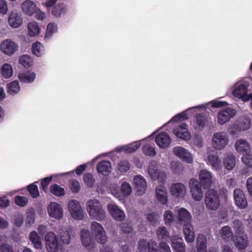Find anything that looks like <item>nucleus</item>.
<instances>
[{
    "instance_id": "a878e982",
    "label": "nucleus",
    "mask_w": 252,
    "mask_h": 252,
    "mask_svg": "<svg viewBox=\"0 0 252 252\" xmlns=\"http://www.w3.org/2000/svg\"><path fill=\"white\" fill-rule=\"evenodd\" d=\"M172 247L176 252H185V244L182 238L174 236L171 239Z\"/></svg>"
},
{
    "instance_id": "052dcab7",
    "label": "nucleus",
    "mask_w": 252,
    "mask_h": 252,
    "mask_svg": "<svg viewBox=\"0 0 252 252\" xmlns=\"http://www.w3.org/2000/svg\"><path fill=\"white\" fill-rule=\"evenodd\" d=\"M28 199L25 196H17L14 198L15 204L19 206H25L28 203Z\"/></svg>"
},
{
    "instance_id": "9b49d317",
    "label": "nucleus",
    "mask_w": 252,
    "mask_h": 252,
    "mask_svg": "<svg viewBox=\"0 0 252 252\" xmlns=\"http://www.w3.org/2000/svg\"><path fill=\"white\" fill-rule=\"evenodd\" d=\"M173 152L177 157L187 163H190L193 161L191 154L188 150L182 147L177 146L174 147Z\"/></svg>"
},
{
    "instance_id": "bf43d9fd",
    "label": "nucleus",
    "mask_w": 252,
    "mask_h": 252,
    "mask_svg": "<svg viewBox=\"0 0 252 252\" xmlns=\"http://www.w3.org/2000/svg\"><path fill=\"white\" fill-rule=\"evenodd\" d=\"M121 190L124 195L128 196L131 192V187L128 183L124 182L121 186Z\"/></svg>"
},
{
    "instance_id": "f3484780",
    "label": "nucleus",
    "mask_w": 252,
    "mask_h": 252,
    "mask_svg": "<svg viewBox=\"0 0 252 252\" xmlns=\"http://www.w3.org/2000/svg\"><path fill=\"white\" fill-rule=\"evenodd\" d=\"M8 23L10 27L17 28L23 24V17L21 13L15 11H12L9 14L8 18Z\"/></svg>"
},
{
    "instance_id": "09e8293b",
    "label": "nucleus",
    "mask_w": 252,
    "mask_h": 252,
    "mask_svg": "<svg viewBox=\"0 0 252 252\" xmlns=\"http://www.w3.org/2000/svg\"><path fill=\"white\" fill-rule=\"evenodd\" d=\"M140 145L141 143L140 142H134L125 146L124 151L127 153H131L135 152L140 147Z\"/></svg>"
},
{
    "instance_id": "f257e3e1",
    "label": "nucleus",
    "mask_w": 252,
    "mask_h": 252,
    "mask_svg": "<svg viewBox=\"0 0 252 252\" xmlns=\"http://www.w3.org/2000/svg\"><path fill=\"white\" fill-rule=\"evenodd\" d=\"M86 207L90 216L96 220H102L106 217L105 212L97 199L89 200Z\"/></svg>"
},
{
    "instance_id": "13d9d810",
    "label": "nucleus",
    "mask_w": 252,
    "mask_h": 252,
    "mask_svg": "<svg viewBox=\"0 0 252 252\" xmlns=\"http://www.w3.org/2000/svg\"><path fill=\"white\" fill-rule=\"evenodd\" d=\"M143 151L146 155L150 157H154L157 154L155 147L151 145L143 147Z\"/></svg>"
},
{
    "instance_id": "4468645a",
    "label": "nucleus",
    "mask_w": 252,
    "mask_h": 252,
    "mask_svg": "<svg viewBox=\"0 0 252 252\" xmlns=\"http://www.w3.org/2000/svg\"><path fill=\"white\" fill-rule=\"evenodd\" d=\"M107 209L111 216L116 220L123 221L125 219L124 212L116 204L107 205Z\"/></svg>"
},
{
    "instance_id": "cd10ccee",
    "label": "nucleus",
    "mask_w": 252,
    "mask_h": 252,
    "mask_svg": "<svg viewBox=\"0 0 252 252\" xmlns=\"http://www.w3.org/2000/svg\"><path fill=\"white\" fill-rule=\"evenodd\" d=\"M249 244L248 237L246 234L242 233L238 235L235 242V246L239 250L246 249Z\"/></svg>"
},
{
    "instance_id": "0eeeda50",
    "label": "nucleus",
    "mask_w": 252,
    "mask_h": 252,
    "mask_svg": "<svg viewBox=\"0 0 252 252\" xmlns=\"http://www.w3.org/2000/svg\"><path fill=\"white\" fill-rule=\"evenodd\" d=\"M190 191L193 199L199 201L203 198L202 189L197 179L191 178L189 182Z\"/></svg>"
},
{
    "instance_id": "603ef678",
    "label": "nucleus",
    "mask_w": 252,
    "mask_h": 252,
    "mask_svg": "<svg viewBox=\"0 0 252 252\" xmlns=\"http://www.w3.org/2000/svg\"><path fill=\"white\" fill-rule=\"evenodd\" d=\"M83 181L86 186L89 188H92L95 183V180L94 176L91 173L85 174L83 177Z\"/></svg>"
},
{
    "instance_id": "79ce46f5",
    "label": "nucleus",
    "mask_w": 252,
    "mask_h": 252,
    "mask_svg": "<svg viewBox=\"0 0 252 252\" xmlns=\"http://www.w3.org/2000/svg\"><path fill=\"white\" fill-rule=\"evenodd\" d=\"M20 90V87L18 81H14L7 85V92L8 93L14 95L17 94Z\"/></svg>"
},
{
    "instance_id": "864d4df0",
    "label": "nucleus",
    "mask_w": 252,
    "mask_h": 252,
    "mask_svg": "<svg viewBox=\"0 0 252 252\" xmlns=\"http://www.w3.org/2000/svg\"><path fill=\"white\" fill-rule=\"evenodd\" d=\"M232 226L238 235L243 233L244 225L241 220H234L232 222Z\"/></svg>"
},
{
    "instance_id": "ddd939ff",
    "label": "nucleus",
    "mask_w": 252,
    "mask_h": 252,
    "mask_svg": "<svg viewBox=\"0 0 252 252\" xmlns=\"http://www.w3.org/2000/svg\"><path fill=\"white\" fill-rule=\"evenodd\" d=\"M133 182L136 194L139 196L143 195L147 189L145 179L141 175H137L134 177Z\"/></svg>"
},
{
    "instance_id": "f8f14e48",
    "label": "nucleus",
    "mask_w": 252,
    "mask_h": 252,
    "mask_svg": "<svg viewBox=\"0 0 252 252\" xmlns=\"http://www.w3.org/2000/svg\"><path fill=\"white\" fill-rule=\"evenodd\" d=\"M235 203L241 209H245L248 206L247 199L242 190L239 189H235L233 191Z\"/></svg>"
},
{
    "instance_id": "ea45409f",
    "label": "nucleus",
    "mask_w": 252,
    "mask_h": 252,
    "mask_svg": "<svg viewBox=\"0 0 252 252\" xmlns=\"http://www.w3.org/2000/svg\"><path fill=\"white\" fill-rule=\"evenodd\" d=\"M32 53L37 57H41L45 53L44 46L38 41L32 45Z\"/></svg>"
},
{
    "instance_id": "393cba45",
    "label": "nucleus",
    "mask_w": 252,
    "mask_h": 252,
    "mask_svg": "<svg viewBox=\"0 0 252 252\" xmlns=\"http://www.w3.org/2000/svg\"><path fill=\"white\" fill-rule=\"evenodd\" d=\"M156 197L162 204L165 205L168 201L167 189L163 186H159L156 189Z\"/></svg>"
},
{
    "instance_id": "3c124183",
    "label": "nucleus",
    "mask_w": 252,
    "mask_h": 252,
    "mask_svg": "<svg viewBox=\"0 0 252 252\" xmlns=\"http://www.w3.org/2000/svg\"><path fill=\"white\" fill-rule=\"evenodd\" d=\"M58 27L55 23H49L47 27V31L45 35V38H50L53 34L57 31Z\"/></svg>"
},
{
    "instance_id": "58836bf2",
    "label": "nucleus",
    "mask_w": 252,
    "mask_h": 252,
    "mask_svg": "<svg viewBox=\"0 0 252 252\" xmlns=\"http://www.w3.org/2000/svg\"><path fill=\"white\" fill-rule=\"evenodd\" d=\"M66 11V5L63 3H59L53 7L52 14L54 16L59 18L62 15L64 14Z\"/></svg>"
},
{
    "instance_id": "c03bdc74",
    "label": "nucleus",
    "mask_w": 252,
    "mask_h": 252,
    "mask_svg": "<svg viewBox=\"0 0 252 252\" xmlns=\"http://www.w3.org/2000/svg\"><path fill=\"white\" fill-rule=\"evenodd\" d=\"M232 231L229 226H224L220 230V235L225 241H228L232 236Z\"/></svg>"
},
{
    "instance_id": "4d7b16f0",
    "label": "nucleus",
    "mask_w": 252,
    "mask_h": 252,
    "mask_svg": "<svg viewBox=\"0 0 252 252\" xmlns=\"http://www.w3.org/2000/svg\"><path fill=\"white\" fill-rule=\"evenodd\" d=\"M163 218L166 224H170L174 221L173 214L170 210H167L165 212Z\"/></svg>"
},
{
    "instance_id": "9d476101",
    "label": "nucleus",
    "mask_w": 252,
    "mask_h": 252,
    "mask_svg": "<svg viewBox=\"0 0 252 252\" xmlns=\"http://www.w3.org/2000/svg\"><path fill=\"white\" fill-rule=\"evenodd\" d=\"M173 133L178 138L184 140H189L190 139V134L187 128V125L185 123L176 126L173 128Z\"/></svg>"
},
{
    "instance_id": "dca6fc26",
    "label": "nucleus",
    "mask_w": 252,
    "mask_h": 252,
    "mask_svg": "<svg viewBox=\"0 0 252 252\" xmlns=\"http://www.w3.org/2000/svg\"><path fill=\"white\" fill-rule=\"evenodd\" d=\"M18 46L10 39H6L1 43L0 48L1 51L6 55H11L17 50Z\"/></svg>"
},
{
    "instance_id": "5fc2aeb1",
    "label": "nucleus",
    "mask_w": 252,
    "mask_h": 252,
    "mask_svg": "<svg viewBox=\"0 0 252 252\" xmlns=\"http://www.w3.org/2000/svg\"><path fill=\"white\" fill-rule=\"evenodd\" d=\"M69 188L73 193H77L80 190L81 186L77 180L72 179L69 182Z\"/></svg>"
},
{
    "instance_id": "338daca9",
    "label": "nucleus",
    "mask_w": 252,
    "mask_h": 252,
    "mask_svg": "<svg viewBox=\"0 0 252 252\" xmlns=\"http://www.w3.org/2000/svg\"><path fill=\"white\" fill-rule=\"evenodd\" d=\"M159 252H171L169 245L166 242H161L158 245Z\"/></svg>"
},
{
    "instance_id": "c9c22d12",
    "label": "nucleus",
    "mask_w": 252,
    "mask_h": 252,
    "mask_svg": "<svg viewBox=\"0 0 252 252\" xmlns=\"http://www.w3.org/2000/svg\"><path fill=\"white\" fill-rule=\"evenodd\" d=\"M156 233L158 239L160 241H168L170 237V233L165 226L158 227Z\"/></svg>"
},
{
    "instance_id": "5701e85b",
    "label": "nucleus",
    "mask_w": 252,
    "mask_h": 252,
    "mask_svg": "<svg viewBox=\"0 0 252 252\" xmlns=\"http://www.w3.org/2000/svg\"><path fill=\"white\" fill-rule=\"evenodd\" d=\"M207 163L213 170H219L221 168V160L217 154H209L207 157Z\"/></svg>"
},
{
    "instance_id": "a19ab883",
    "label": "nucleus",
    "mask_w": 252,
    "mask_h": 252,
    "mask_svg": "<svg viewBox=\"0 0 252 252\" xmlns=\"http://www.w3.org/2000/svg\"><path fill=\"white\" fill-rule=\"evenodd\" d=\"M50 191L53 195L57 197L63 196L65 195L64 189L56 184L50 186Z\"/></svg>"
},
{
    "instance_id": "37998d69",
    "label": "nucleus",
    "mask_w": 252,
    "mask_h": 252,
    "mask_svg": "<svg viewBox=\"0 0 252 252\" xmlns=\"http://www.w3.org/2000/svg\"><path fill=\"white\" fill-rule=\"evenodd\" d=\"M28 32L30 36H35L40 32V28L36 22H30L28 24Z\"/></svg>"
},
{
    "instance_id": "2eb2a0df",
    "label": "nucleus",
    "mask_w": 252,
    "mask_h": 252,
    "mask_svg": "<svg viewBox=\"0 0 252 252\" xmlns=\"http://www.w3.org/2000/svg\"><path fill=\"white\" fill-rule=\"evenodd\" d=\"M49 216L53 218L60 220L63 216V209L61 205L56 202H51L48 207Z\"/></svg>"
},
{
    "instance_id": "72a5a7b5",
    "label": "nucleus",
    "mask_w": 252,
    "mask_h": 252,
    "mask_svg": "<svg viewBox=\"0 0 252 252\" xmlns=\"http://www.w3.org/2000/svg\"><path fill=\"white\" fill-rule=\"evenodd\" d=\"M235 157L230 153H227L223 159V164L226 169L232 170L235 166Z\"/></svg>"
},
{
    "instance_id": "e2e57ef3",
    "label": "nucleus",
    "mask_w": 252,
    "mask_h": 252,
    "mask_svg": "<svg viewBox=\"0 0 252 252\" xmlns=\"http://www.w3.org/2000/svg\"><path fill=\"white\" fill-rule=\"evenodd\" d=\"M147 220L150 225H155L157 220V215L155 213L152 212L147 215Z\"/></svg>"
},
{
    "instance_id": "a211bd4d",
    "label": "nucleus",
    "mask_w": 252,
    "mask_h": 252,
    "mask_svg": "<svg viewBox=\"0 0 252 252\" xmlns=\"http://www.w3.org/2000/svg\"><path fill=\"white\" fill-rule=\"evenodd\" d=\"M171 193L178 198L184 197L186 194V188L181 183H173L170 189Z\"/></svg>"
},
{
    "instance_id": "e433bc0d",
    "label": "nucleus",
    "mask_w": 252,
    "mask_h": 252,
    "mask_svg": "<svg viewBox=\"0 0 252 252\" xmlns=\"http://www.w3.org/2000/svg\"><path fill=\"white\" fill-rule=\"evenodd\" d=\"M29 239L35 249H41L42 248L41 239L37 232L32 231L30 234Z\"/></svg>"
},
{
    "instance_id": "bb28decb",
    "label": "nucleus",
    "mask_w": 252,
    "mask_h": 252,
    "mask_svg": "<svg viewBox=\"0 0 252 252\" xmlns=\"http://www.w3.org/2000/svg\"><path fill=\"white\" fill-rule=\"evenodd\" d=\"M111 169V164L110 162L107 160H103L99 162L96 166L97 171L104 176H108Z\"/></svg>"
},
{
    "instance_id": "6ab92c4d",
    "label": "nucleus",
    "mask_w": 252,
    "mask_h": 252,
    "mask_svg": "<svg viewBox=\"0 0 252 252\" xmlns=\"http://www.w3.org/2000/svg\"><path fill=\"white\" fill-rule=\"evenodd\" d=\"M80 237L83 245L90 250L94 247V242L91 237L90 232L88 229H82L80 232Z\"/></svg>"
},
{
    "instance_id": "39448f33",
    "label": "nucleus",
    "mask_w": 252,
    "mask_h": 252,
    "mask_svg": "<svg viewBox=\"0 0 252 252\" xmlns=\"http://www.w3.org/2000/svg\"><path fill=\"white\" fill-rule=\"evenodd\" d=\"M236 111L230 107H226L220 110L217 115V121L219 124L222 125L229 122L235 117Z\"/></svg>"
},
{
    "instance_id": "1a4fd4ad",
    "label": "nucleus",
    "mask_w": 252,
    "mask_h": 252,
    "mask_svg": "<svg viewBox=\"0 0 252 252\" xmlns=\"http://www.w3.org/2000/svg\"><path fill=\"white\" fill-rule=\"evenodd\" d=\"M211 173L206 169H202L199 173V184L203 189L210 188L212 185L213 180Z\"/></svg>"
},
{
    "instance_id": "8fccbe9b",
    "label": "nucleus",
    "mask_w": 252,
    "mask_h": 252,
    "mask_svg": "<svg viewBox=\"0 0 252 252\" xmlns=\"http://www.w3.org/2000/svg\"><path fill=\"white\" fill-rule=\"evenodd\" d=\"M27 190L31 196L33 198H36L39 196L38 187L34 183L29 185L27 187Z\"/></svg>"
},
{
    "instance_id": "49530a36",
    "label": "nucleus",
    "mask_w": 252,
    "mask_h": 252,
    "mask_svg": "<svg viewBox=\"0 0 252 252\" xmlns=\"http://www.w3.org/2000/svg\"><path fill=\"white\" fill-rule=\"evenodd\" d=\"M170 168L172 171L176 174H181L184 169L183 165L177 161H171L170 163Z\"/></svg>"
},
{
    "instance_id": "20e7f679",
    "label": "nucleus",
    "mask_w": 252,
    "mask_h": 252,
    "mask_svg": "<svg viewBox=\"0 0 252 252\" xmlns=\"http://www.w3.org/2000/svg\"><path fill=\"white\" fill-rule=\"evenodd\" d=\"M228 137L224 132H219L213 134L212 145L216 149H223L228 144Z\"/></svg>"
},
{
    "instance_id": "f03ea898",
    "label": "nucleus",
    "mask_w": 252,
    "mask_h": 252,
    "mask_svg": "<svg viewBox=\"0 0 252 252\" xmlns=\"http://www.w3.org/2000/svg\"><path fill=\"white\" fill-rule=\"evenodd\" d=\"M205 203L209 210H216L220 205V197L218 192L215 189H208L205 194Z\"/></svg>"
},
{
    "instance_id": "f704fd0d",
    "label": "nucleus",
    "mask_w": 252,
    "mask_h": 252,
    "mask_svg": "<svg viewBox=\"0 0 252 252\" xmlns=\"http://www.w3.org/2000/svg\"><path fill=\"white\" fill-rule=\"evenodd\" d=\"M251 125V120L249 118H241L238 121L235 127L238 131L246 130L249 128Z\"/></svg>"
},
{
    "instance_id": "412c9836",
    "label": "nucleus",
    "mask_w": 252,
    "mask_h": 252,
    "mask_svg": "<svg viewBox=\"0 0 252 252\" xmlns=\"http://www.w3.org/2000/svg\"><path fill=\"white\" fill-rule=\"evenodd\" d=\"M208 122L207 115L204 113L195 115L194 128L198 131H202Z\"/></svg>"
},
{
    "instance_id": "c756f323",
    "label": "nucleus",
    "mask_w": 252,
    "mask_h": 252,
    "mask_svg": "<svg viewBox=\"0 0 252 252\" xmlns=\"http://www.w3.org/2000/svg\"><path fill=\"white\" fill-rule=\"evenodd\" d=\"M35 73L31 71H27L18 74V78L21 82L25 83H31L33 82L35 79Z\"/></svg>"
},
{
    "instance_id": "423d86ee",
    "label": "nucleus",
    "mask_w": 252,
    "mask_h": 252,
    "mask_svg": "<svg viewBox=\"0 0 252 252\" xmlns=\"http://www.w3.org/2000/svg\"><path fill=\"white\" fill-rule=\"evenodd\" d=\"M68 207L73 219L76 220H82L83 219V209L77 200H70L68 203Z\"/></svg>"
},
{
    "instance_id": "aec40b11",
    "label": "nucleus",
    "mask_w": 252,
    "mask_h": 252,
    "mask_svg": "<svg viewBox=\"0 0 252 252\" xmlns=\"http://www.w3.org/2000/svg\"><path fill=\"white\" fill-rule=\"evenodd\" d=\"M156 142L159 147L166 148L170 144L171 139L168 133L162 132L156 136Z\"/></svg>"
},
{
    "instance_id": "a18cd8bd",
    "label": "nucleus",
    "mask_w": 252,
    "mask_h": 252,
    "mask_svg": "<svg viewBox=\"0 0 252 252\" xmlns=\"http://www.w3.org/2000/svg\"><path fill=\"white\" fill-rule=\"evenodd\" d=\"M1 74L4 78H8L13 74V70L11 66L8 63L4 64L1 68Z\"/></svg>"
},
{
    "instance_id": "774afa93",
    "label": "nucleus",
    "mask_w": 252,
    "mask_h": 252,
    "mask_svg": "<svg viewBox=\"0 0 252 252\" xmlns=\"http://www.w3.org/2000/svg\"><path fill=\"white\" fill-rule=\"evenodd\" d=\"M189 119L188 114L182 112L181 113H179L176 116H175L172 118V121L175 122H178L179 121H184V120H187Z\"/></svg>"
},
{
    "instance_id": "4c0bfd02",
    "label": "nucleus",
    "mask_w": 252,
    "mask_h": 252,
    "mask_svg": "<svg viewBox=\"0 0 252 252\" xmlns=\"http://www.w3.org/2000/svg\"><path fill=\"white\" fill-rule=\"evenodd\" d=\"M148 171L151 179L153 180H156L158 174L160 171L158 169V164L155 161L150 162Z\"/></svg>"
},
{
    "instance_id": "69168bd1",
    "label": "nucleus",
    "mask_w": 252,
    "mask_h": 252,
    "mask_svg": "<svg viewBox=\"0 0 252 252\" xmlns=\"http://www.w3.org/2000/svg\"><path fill=\"white\" fill-rule=\"evenodd\" d=\"M61 240L63 244H68L70 241V236L68 231H63L60 235Z\"/></svg>"
},
{
    "instance_id": "6e6d98bb",
    "label": "nucleus",
    "mask_w": 252,
    "mask_h": 252,
    "mask_svg": "<svg viewBox=\"0 0 252 252\" xmlns=\"http://www.w3.org/2000/svg\"><path fill=\"white\" fill-rule=\"evenodd\" d=\"M130 167V164L126 159L121 160L118 165V169L121 172H125L128 171Z\"/></svg>"
},
{
    "instance_id": "2f4dec72",
    "label": "nucleus",
    "mask_w": 252,
    "mask_h": 252,
    "mask_svg": "<svg viewBox=\"0 0 252 252\" xmlns=\"http://www.w3.org/2000/svg\"><path fill=\"white\" fill-rule=\"evenodd\" d=\"M243 83L239 84L232 92V94L235 97L243 98L247 94L248 87Z\"/></svg>"
},
{
    "instance_id": "b1692460",
    "label": "nucleus",
    "mask_w": 252,
    "mask_h": 252,
    "mask_svg": "<svg viewBox=\"0 0 252 252\" xmlns=\"http://www.w3.org/2000/svg\"><path fill=\"white\" fill-rule=\"evenodd\" d=\"M235 147L238 152L242 154L243 156L248 154L251 147L247 140L240 139L235 144Z\"/></svg>"
},
{
    "instance_id": "4be33fe9",
    "label": "nucleus",
    "mask_w": 252,
    "mask_h": 252,
    "mask_svg": "<svg viewBox=\"0 0 252 252\" xmlns=\"http://www.w3.org/2000/svg\"><path fill=\"white\" fill-rule=\"evenodd\" d=\"M191 216L186 209L180 208L178 211V220L181 225L191 223Z\"/></svg>"
},
{
    "instance_id": "6e6552de",
    "label": "nucleus",
    "mask_w": 252,
    "mask_h": 252,
    "mask_svg": "<svg viewBox=\"0 0 252 252\" xmlns=\"http://www.w3.org/2000/svg\"><path fill=\"white\" fill-rule=\"evenodd\" d=\"M46 249L49 252H58L59 250V244L55 234L52 232H49L46 234L45 237Z\"/></svg>"
},
{
    "instance_id": "680f3d73",
    "label": "nucleus",
    "mask_w": 252,
    "mask_h": 252,
    "mask_svg": "<svg viewBox=\"0 0 252 252\" xmlns=\"http://www.w3.org/2000/svg\"><path fill=\"white\" fill-rule=\"evenodd\" d=\"M52 180V176L43 178L41 181V189L45 192H47L48 186Z\"/></svg>"
},
{
    "instance_id": "7c9ffc66",
    "label": "nucleus",
    "mask_w": 252,
    "mask_h": 252,
    "mask_svg": "<svg viewBox=\"0 0 252 252\" xmlns=\"http://www.w3.org/2000/svg\"><path fill=\"white\" fill-rule=\"evenodd\" d=\"M185 239L188 243H192L194 240V232L191 223L183 225Z\"/></svg>"
},
{
    "instance_id": "0e129e2a",
    "label": "nucleus",
    "mask_w": 252,
    "mask_h": 252,
    "mask_svg": "<svg viewBox=\"0 0 252 252\" xmlns=\"http://www.w3.org/2000/svg\"><path fill=\"white\" fill-rule=\"evenodd\" d=\"M242 160L246 165L252 168V155L246 154L242 157Z\"/></svg>"
},
{
    "instance_id": "473e14b6",
    "label": "nucleus",
    "mask_w": 252,
    "mask_h": 252,
    "mask_svg": "<svg viewBox=\"0 0 252 252\" xmlns=\"http://www.w3.org/2000/svg\"><path fill=\"white\" fill-rule=\"evenodd\" d=\"M196 243L197 252H207V241L206 236L202 234H199Z\"/></svg>"
},
{
    "instance_id": "de8ad7c7",
    "label": "nucleus",
    "mask_w": 252,
    "mask_h": 252,
    "mask_svg": "<svg viewBox=\"0 0 252 252\" xmlns=\"http://www.w3.org/2000/svg\"><path fill=\"white\" fill-rule=\"evenodd\" d=\"M19 63L23 66L28 68L32 66V61L30 57L27 55H24L20 57Z\"/></svg>"
},
{
    "instance_id": "7ed1b4c3",
    "label": "nucleus",
    "mask_w": 252,
    "mask_h": 252,
    "mask_svg": "<svg viewBox=\"0 0 252 252\" xmlns=\"http://www.w3.org/2000/svg\"><path fill=\"white\" fill-rule=\"evenodd\" d=\"M91 229L94 236L95 240L101 244L104 245L107 242V236L104 228L99 223L94 221L92 223Z\"/></svg>"
},
{
    "instance_id": "c85d7f7f",
    "label": "nucleus",
    "mask_w": 252,
    "mask_h": 252,
    "mask_svg": "<svg viewBox=\"0 0 252 252\" xmlns=\"http://www.w3.org/2000/svg\"><path fill=\"white\" fill-rule=\"evenodd\" d=\"M22 8L23 12L26 14L31 16L35 12L36 5L30 0H26L22 4Z\"/></svg>"
}]
</instances>
